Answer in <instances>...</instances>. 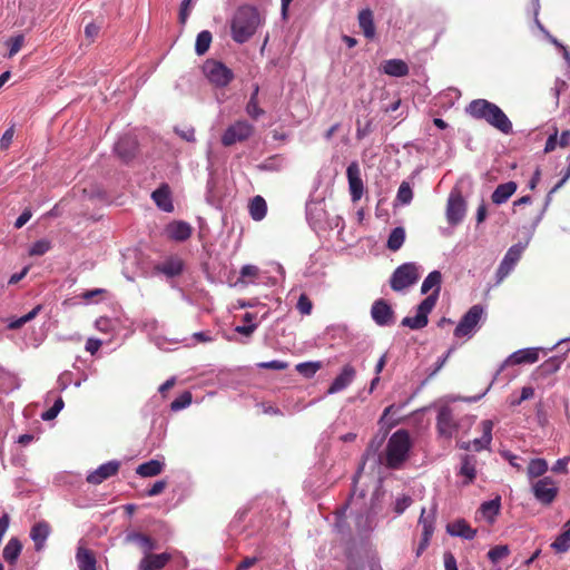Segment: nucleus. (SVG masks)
<instances>
[{
  "label": "nucleus",
  "instance_id": "nucleus-1",
  "mask_svg": "<svg viewBox=\"0 0 570 570\" xmlns=\"http://www.w3.org/2000/svg\"><path fill=\"white\" fill-rule=\"evenodd\" d=\"M465 111L475 119L485 120L489 125L503 134H510L512 131V124L507 115L499 106L489 100H472Z\"/></svg>",
  "mask_w": 570,
  "mask_h": 570
},
{
  "label": "nucleus",
  "instance_id": "nucleus-2",
  "mask_svg": "<svg viewBox=\"0 0 570 570\" xmlns=\"http://www.w3.org/2000/svg\"><path fill=\"white\" fill-rule=\"evenodd\" d=\"M263 21V17L254 7H240L232 19V38L237 43L248 41Z\"/></svg>",
  "mask_w": 570,
  "mask_h": 570
},
{
  "label": "nucleus",
  "instance_id": "nucleus-3",
  "mask_svg": "<svg viewBox=\"0 0 570 570\" xmlns=\"http://www.w3.org/2000/svg\"><path fill=\"white\" fill-rule=\"evenodd\" d=\"M410 449L411 440L409 433L404 430L394 432L386 445V466L391 469L400 468L407 459Z\"/></svg>",
  "mask_w": 570,
  "mask_h": 570
},
{
  "label": "nucleus",
  "instance_id": "nucleus-4",
  "mask_svg": "<svg viewBox=\"0 0 570 570\" xmlns=\"http://www.w3.org/2000/svg\"><path fill=\"white\" fill-rule=\"evenodd\" d=\"M422 268L416 263H404L392 274L390 284L393 291L401 292L417 282Z\"/></svg>",
  "mask_w": 570,
  "mask_h": 570
},
{
  "label": "nucleus",
  "instance_id": "nucleus-5",
  "mask_svg": "<svg viewBox=\"0 0 570 570\" xmlns=\"http://www.w3.org/2000/svg\"><path fill=\"white\" fill-rule=\"evenodd\" d=\"M205 77L217 87L227 86L234 78L233 71L223 62L208 59L203 66Z\"/></svg>",
  "mask_w": 570,
  "mask_h": 570
},
{
  "label": "nucleus",
  "instance_id": "nucleus-6",
  "mask_svg": "<svg viewBox=\"0 0 570 570\" xmlns=\"http://www.w3.org/2000/svg\"><path fill=\"white\" fill-rule=\"evenodd\" d=\"M484 315V309L480 305H473L461 318L455 327L456 337H471L478 330L479 323Z\"/></svg>",
  "mask_w": 570,
  "mask_h": 570
},
{
  "label": "nucleus",
  "instance_id": "nucleus-7",
  "mask_svg": "<svg viewBox=\"0 0 570 570\" xmlns=\"http://www.w3.org/2000/svg\"><path fill=\"white\" fill-rule=\"evenodd\" d=\"M436 304V295H429L425 297L421 304L417 306L416 314L413 317H404L402 320V325L410 327L412 330H420L426 326L428 324V315L434 308Z\"/></svg>",
  "mask_w": 570,
  "mask_h": 570
},
{
  "label": "nucleus",
  "instance_id": "nucleus-8",
  "mask_svg": "<svg viewBox=\"0 0 570 570\" xmlns=\"http://www.w3.org/2000/svg\"><path fill=\"white\" fill-rule=\"evenodd\" d=\"M253 131L254 128L249 122L238 120L225 130L222 136V144L224 146H232L236 142L244 141L252 136Z\"/></svg>",
  "mask_w": 570,
  "mask_h": 570
},
{
  "label": "nucleus",
  "instance_id": "nucleus-9",
  "mask_svg": "<svg viewBox=\"0 0 570 570\" xmlns=\"http://www.w3.org/2000/svg\"><path fill=\"white\" fill-rule=\"evenodd\" d=\"M466 205L459 190L451 191L446 205V219L451 225H458L465 216Z\"/></svg>",
  "mask_w": 570,
  "mask_h": 570
},
{
  "label": "nucleus",
  "instance_id": "nucleus-10",
  "mask_svg": "<svg viewBox=\"0 0 570 570\" xmlns=\"http://www.w3.org/2000/svg\"><path fill=\"white\" fill-rule=\"evenodd\" d=\"M524 249L525 245L523 244H515L508 249L497 271L498 282H502L511 273Z\"/></svg>",
  "mask_w": 570,
  "mask_h": 570
},
{
  "label": "nucleus",
  "instance_id": "nucleus-11",
  "mask_svg": "<svg viewBox=\"0 0 570 570\" xmlns=\"http://www.w3.org/2000/svg\"><path fill=\"white\" fill-rule=\"evenodd\" d=\"M346 176L348 180V189L353 202H357L362 198L364 193V184L362 180L361 168L356 161L348 165L346 169Z\"/></svg>",
  "mask_w": 570,
  "mask_h": 570
},
{
  "label": "nucleus",
  "instance_id": "nucleus-12",
  "mask_svg": "<svg viewBox=\"0 0 570 570\" xmlns=\"http://www.w3.org/2000/svg\"><path fill=\"white\" fill-rule=\"evenodd\" d=\"M481 429H482L481 438L474 439L473 441H469V442H460L459 443L460 449L474 450V451H481L483 449H487L492 441L493 422L490 420L482 421Z\"/></svg>",
  "mask_w": 570,
  "mask_h": 570
},
{
  "label": "nucleus",
  "instance_id": "nucleus-13",
  "mask_svg": "<svg viewBox=\"0 0 570 570\" xmlns=\"http://www.w3.org/2000/svg\"><path fill=\"white\" fill-rule=\"evenodd\" d=\"M371 316L379 326H390L394 323V312L384 299H377L373 303Z\"/></svg>",
  "mask_w": 570,
  "mask_h": 570
},
{
  "label": "nucleus",
  "instance_id": "nucleus-14",
  "mask_svg": "<svg viewBox=\"0 0 570 570\" xmlns=\"http://www.w3.org/2000/svg\"><path fill=\"white\" fill-rule=\"evenodd\" d=\"M434 512L426 514V510L422 509L421 515L419 519V524L422 527V539L416 549V556H421V553L429 546L430 539L434 531Z\"/></svg>",
  "mask_w": 570,
  "mask_h": 570
},
{
  "label": "nucleus",
  "instance_id": "nucleus-15",
  "mask_svg": "<svg viewBox=\"0 0 570 570\" xmlns=\"http://www.w3.org/2000/svg\"><path fill=\"white\" fill-rule=\"evenodd\" d=\"M436 425L439 434L445 439H451L455 434L458 425L453 421V415L450 407L442 406L440 409Z\"/></svg>",
  "mask_w": 570,
  "mask_h": 570
},
{
  "label": "nucleus",
  "instance_id": "nucleus-16",
  "mask_svg": "<svg viewBox=\"0 0 570 570\" xmlns=\"http://www.w3.org/2000/svg\"><path fill=\"white\" fill-rule=\"evenodd\" d=\"M534 497L542 503H550L557 495V487L551 478L537 481L533 487Z\"/></svg>",
  "mask_w": 570,
  "mask_h": 570
},
{
  "label": "nucleus",
  "instance_id": "nucleus-17",
  "mask_svg": "<svg viewBox=\"0 0 570 570\" xmlns=\"http://www.w3.org/2000/svg\"><path fill=\"white\" fill-rule=\"evenodd\" d=\"M119 466L120 463L116 460L104 463L87 475V481L91 484H100L105 480L117 474Z\"/></svg>",
  "mask_w": 570,
  "mask_h": 570
},
{
  "label": "nucleus",
  "instance_id": "nucleus-18",
  "mask_svg": "<svg viewBox=\"0 0 570 570\" xmlns=\"http://www.w3.org/2000/svg\"><path fill=\"white\" fill-rule=\"evenodd\" d=\"M355 376V368L350 364L344 365L341 373L328 387L327 394H335L345 390L354 381Z\"/></svg>",
  "mask_w": 570,
  "mask_h": 570
},
{
  "label": "nucleus",
  "instance_id": "nucleus-19",
  "mask_svg": "<svg viewBox=\"0 0 570 570\" xmlns=\"http://www.w3.org/2000/svg\"><path fill=\"white\" fill-rule=\"evenodd\" d=\"M191 226L183 220H175L169 223L165 228V235L167 238L175 242H184L191 235Z\"/></svg>",
  "mask_w": 570,
  "mask_h": 570
},
{
  "label": "nucleus",
  "instance_id": "nucleus-20",
  "mask_svg": "<svg viewBox=\"0 0 570 570\" xmlns=\"http://www.w3.org/2000/svg\"><path fill=\"white\" fill-rule=\"evenodd\" d=\"M170 554L163 552L158 554L148 553L138 563V570H161L170 560Z\"/></svg>",
  "mask_w": 570,
  "mask_h": 570
},
{
  "label": "nucleus",
  "instance_id": "nucleus-21",
  "mask_svg": "<svg viewBox=\"0 0 570 570\" xmlns=\"http://www.w3.org/2000/svg\"><path fill=\"white\" fill-rule=\"evenodd\" d=\"M501 508V498L497 497L493 500L485 501L481 504L476 512V519H483L489 523H493L495 517L499 514Z\"/></svg>",
  "mask_w": 570,
  "mask_h": 570
},
{
  "label": "nucleus",
  "instance_id": "nucleus-22",
  "mask_svg": "<svg viewBox=\"0 0 570 570\" xmlns=\"http://www.w3.org/2000/svg\"><path fill=\"white\" fill-rule=\"evenodd\" d=\"M446 531L452 537H460L471 540L475 537L476 530L472 529L465 520H456L446 525Z\"/></svg>",
  "mask_w": 570,
  "mask_h": 570
},
{
  "label": "nucleus",
  "instance_id": "nucleus-23",
  "mask_svg": "<svg viewBox=\"0 0 570 570\" xmlns=\"http://www.w3.org/2000/svg\"><path fill=\"white\" fill-rule=\"evenodd\" d=\"M517 188L518 185L514 181L501 184L492 193L491 199L495 205H502L517 191Z\"/></svg>",
  "mask_w": 570,
  "mask_h": 570
},
{
  "label": "nucleus",
  "instance_id": "nucleus-24",
  "mask_svg": "<svg viewBox=\"0 0 570 570\" xmlns=\"http://www.w3.org/2000/svg\"><path fill=\"white\" fill-rule=\"evenodd\" d=\"M539 351L538 347L519 350L512 353L507 362L511 364L535 363L539 360Z\"/></svg>",
  "mask_w": 570,
  "mask_h": 570
},
{
  "label": "nucleus",
  "instance_id": "nucleus-25",
  "mask_svg": "<svg viewBox=\"0 0 570 570\" xmlns=\"http://www.w3.org/2000/svg\"><path fill=\"white\" fill-rule=\"evenodd\" d=\"M126 540L128 542L136 543L140 548L144 556L150 553L153 550L157 548L156 541L142 533H129L127 534Z\"/></svg>",
  "mask_w": 570,
  "mask_h": 570
},
{
  "label": "nucleus",
  "instance_id": "nucleus-26",
  "mask_svg": "<svg viewBox=\"0 0 570 570\" xmlns=\"http://www.w3.org/2000/svg\"><path fill=\"white\" fill-rule=\"evenodd\" d=\"M164 461L154 459L137 466L136 473L142 478H151L160 474L164 470Z\"/></svg>",
  "mask_w": 570,
  "mask_h": 570
},
{
  "label": "nucleus",
  "instance_id": "nucleus-27",
  "mask_svg": "<svg viewBox=\"0 0 570 570\" xmlns=\"http://www.w3.org/2000/svg\"><path fill=\"white\" fill-rule=\"evenodd\" d=\"M382 70L392 77H403L409 73L407 65L401 59L385 60L382 65Z\"/></svg>",
  "mask_w": 570,
  "mask_h": 570
},
{
  "label": "nucleus",
  "instance_id": "nucleus-28",
  "mask_svg": "<svg viewBox=\"0 0 570 570\" xmlns=\"http://www.w3.org/2000/svg\"><path fill=\"white\" fill-rule=\"evenodd\" d=\"M442 275L439 271L431 272L422 283L421 293L426 294L431 289H433L431 295H436V299L439 298L440 289H441Z\"/></svg>",
  "mask_w": 570,
  "mask_h": 570
},
{
  "label": "nucleus",
  "instance_id": "nucleus-29",
  "mask_svg": "<svg viewBox=\"0 0 570 570\" xmlns=\"http://www.w3.org/2000/svg\"><path fill=\"white\" fill-rule=\"evenodd\" d=\"M136 147V141L131 137H122L116 142L115 150L124 160H129L134 157Z\"/></svg>",
  "mask_w": 570,
  "mask_h": 570
},
{
  "label": "nucleus",
  "instance_id": "nucleus-30",
  "mask_svg": "<svg viewBox=\"0 0 570 570\" xmlns=\"http://www.w3.org/2000/svg\"><path fill=\"white\" fill-rule=\"evenodd\" d=\"M48 535L49 525L47 523L39 522L32 527L30 537L33 540L37 550L42 549Z\"/></svg>",
  "mask_w": 570,
  "mask_h": 570
},
{
  "label": "nucleus",
  "instance_id": "nucleus-31",
  "mask_svg": "<svg viewBox=\"0 0 570 570\" xmlns=\"http://www.w3.org/2000/svg\"><path fill=\"white\" fill-rule=\"evenodd\" d=\"M154 202L156 205L164 212H171L173 210V203L170 199V194L168 188L161 187L156 189L151 195Z\"/></svg>",
  "mask_w": 570,
  "mask_h": 570
},
{
  "label": "nucleus",
  "instance_id": "nucleus-32",
  "mask_svg": "<svg viewBox=\"0 0 570 570\" xmlns=\"http://www.w3.org/2000/svg\"><path fill=\"white\" fill-rule=\"evenodd\" d=\"M358 23L366 38L371 39L375 35L373 13L371 10H362L358 14Z\"/></svg>",
  "mask_w": 570,
  "mask_h": 570
},
{
  "label": "nucleus",
  "instance_id": "nucleus-33",
  "mask_svg": "<svg viewBox=\"0 0 570 570\" xmlns=\"http://www.w3.org/2000/svg\"><path fill=\"white\" fill-rule=\"evenodd\" d=\"M157 269L168 277H174L181 273L183 263L177 257H171L157 266Z\"/></svg>",
  "mask_w": 570,
  "mask_h": 570
},
{
  "label": "nucleus",
  "instance_id": "nucleus-34",
  "mask_svg": "<svg viewBox=\"0 0 570 570\" xmlns=\"http://www.w3.org/2000/svg\"><path fill=\"white\" fill-rule=\"evenodd\" d=\"M76 559L79 570H96V559L88 549L79 548Z\"/></svg>",
  "mask_w": 570,
  "mask_h": 570
},
{
  "label": "nucleus",
  "instance_id": "nucleus-35",
  "mask_svg": "<svg viewBox=\"0 0 570 570\" xmlns=\"http://www.w3.org/2000/svg\"><path fill=\"white\" fill-rule=\"evenodd\" d=\"M475 459L473 456L465 455L462 459L460 474L465 478L464 483H471L476 476Z\"/></svg>",
  "mask_w": 570,
  "mask_h": 570
},
{
  "label": "nucleus",
  "instance_id": "nucleus-36",
  "mask_svg": "<svg viewBox=\"0 0 570 570\" xmlns=\"http://www.w3.org/2000/svg\"><path fill=\"white\" fill-rule=\"evenodd\" d=\"M21 549L22 546L20 541L16 538H11L3 549V559L9 563H13L18 559Z\"/></svg>",
  "mask_w": 570,
  "mask_h": 570
},
{
  "label": "nucleus",
  "instance_id": "nucleus-37",
  "mask_svg": "<svg viewBox=\"0 0 570 570\" xmlns=\"http://www.w3.org/2000/svg\"><path fill=\"white\" fill-rule=\"evenodd\" d=\"M267 206L263 197L256 196L249 204V214L254 220H262L266 215Z\"/></svg>",
  "mask_w": 570,
  "mask_h": 570
},
{
  "label": "nucleus",
  "instance_id": "nucleus-38",
  "mask_svg": "<svg viewBox=\"0 0 570 570\" xmlns=\"http://www.w3.org/2000/svg\"><path fill=\"white\" fill-rule=\"evenodd\" d=\"M557 552H566L570 549V521L564 525L563 531L551 544Z\"/></svg>",
  "mask_w": 570,
  "mask_h": 570
},
{
  "label": "nucleus",
  "instance_id": "nucleus-39",
  "mask_svg": "<svg viewBox=\"0 0 570 570\" xmlns=\"http://www.w3.org/2000/svg\"><path fill=\"white\" fill-rule=\"evenodd\" d=\"M213 37L208 30H203L197 35L195 42V51L198 56L205 55L212 43Z\"/></svg>",
  "mask_w": 570,
  "mask_h": 570
},
{
  "label": "nucleus",
  "instance_id": "nucleus-40",
  "mask_svg": "<svg viewBox=\"0 0 570 570\" xmlns=\"http://www.w3.org/2000/svg\"><path fill=\"white\" fill-rule=\"evenodd\" d=\"M405 240V230L403 227H395L387 239V247L391 250H397L402 247Z\"/></svg>",
  "mask_w": 570,
  "mask_h": 570
},
{
  "label": "nucleus",
  "instance_id": "nucleus-41",
  "mask_svg": "<svg viewBox=\"0 0 570 570\" xmlns=\"http://www.w3.org/2000/svg\"><path fill=\"white\" fill-rule=\"evenodd\" d=\"M548 470V463L543 459H533L528 465V475L530 478H538L543 475Z\"/></svg>",
  "mask_w": 570,
  "mask_h": 570
},
{
  "label": "nucleus",
  "instance_id": "nucleus-42",
  "mask_svg": "<svg viewBox=\"0 0 570 570\" xmlns=\"http://www.w3.org/2000/svg\"><path fill=\"white\" fill-rule=\"evenodd\" d=\"M322 367L321 362H303L296 365V371L305 376L312 377Z\"/></svg>",
  "mask_w": 570,
  "mask_h": 570
},
{
  "label": "nucleus",
  "instance_id": "nucleus-43",
  "mask_svg": "<svg viewBox=\"0 0 570 570\" xmlns=\"http://www.w3.org/2000/svg\"><path fill=\"white\" fill-rule=\"evenodd\" d=\"M413 198L412 188L409 183L403 181L397 190L396 200L402 205H409Z\"/></svg>",
  "mask_w": 570,
  "mask_h": 570
},
{
  "label": "nucleus",
  "instance_id": "nucleus-44",
  "mask_svg": "<svg viewBox=\"0 0 570 570\" xmlns=\"http://www.w3.org/2000/svg\"><path fill=\"white\" fill-rule=\"evenodd\" d=\"M191 403V393L184 392L176 400H174L170 404V409L174 412L180 411L189 406Z\"/></svg>",
  "mask_w": 570,
  "mask_h": 570
},
{
  "label": "nucleus",
  "instance_id": "nucleus-45",
  "mask_svg": "<svg viewBox=\"0 0 570 570\" xmlns=\"http://www.w3.org/2000/svg\"><path fill=\"white\" fill-rule=\"evenodd\" d=\"M50 247L51 244L48 239H39L30 247L29 254L31 256H41L46 254Z\"/></svg>",
  "mask_w": 570,
  "mask_h": 570
},
{
  "label": "nucleus",
  "instance_id": "nucleus-46",
  "mask_svg": "<svg viewBox=\"0 0 570 570\" xmlns=\"http://www.w3.org/2000/svg\"><path fill=\"white\" fill-rule=\"evenodd\" d=\"M510 553L508 546H497L488 552V557L492 562H498Z\"/></svg>",
  "mask_w": 570,
  "mask_h": 570
},
{
  "label": "nucleus",
  "instance_id": "nucleus-47",
  "mask_svg": "<svg viewBox=\"0 0 570 570\" xmlns=\"http://www.w3.org/2000/svg\"><path fill=\"white\" fill-rule=\"evenodd\" d=\"M63 401L61 397L57 399L53 405L42 413L41 419L45 421L53 420L59 412L63 409Z\"/></svg>",
  "mask_w": 570,
  "mask_h": 570
},
{
  "label": "nucleus",
  "instance_id": "nucleus-48",
  "mask_svg": "<svg viewBox=\"0 0 570 570\" xmlns=\"http://www.w3.org/2000/svg\"><path fill=\"white\" fill-rule=\"evenodd\" d=\"M23 42H24V37L22 35H18L7 41V45L9 47V57L10 58L13 57L14 55H17L21 50Z\"/></svg>",
  "mask_w": 570,
  "mask_h": 570
},
{
  "label": "nucleus",
  "instance_id": "nucleus-49",
  "mask_svg": "<svg viewBox=\"0 0 570 570\" xmlns=\"http://www.w3.org/2000/svg\"><path fill=\"white\" fill-rule=\"evenodd\" d=\"M246 112L253 119H257L264 115V110L258 106V100H255V97L249 98L246 105Z\"/></svg>",
  "mask_w": 570,
  "mask_h": 570
},
{
  "label": "nucleus",
  "instance_id": "nucleus-50",
  "mask_svg": "<svg viewBox=\"0 0 570 570\" xmlns=\"http://www.w3.org/2000/svg\"><path fill=\"white\" fill-rule=\"evenodd\" d=\"M312 307H313V305H312L311 299L307 297V295L302 294L297 302V309L303 315H309L312 312Z\"/></svg>",
  "mask_w": 570,
  "mask_h": 570
},
{
  "label": "nucleus",
  "instance_id": "nucleus-51",
  "mask_svg": "<svg viewBox=\"0 0 570 570\" xmlns=\"http://www.w3.org/2000/svg\"><path fill=\"white\" fill-rule=\"evenodd\" d=\"M193 8V0H183L179 10V21L185 24Z\"/></svg>",
  "mask_w": 570,
  "mask_h": 570
},
{
  "label": "nucleus",
  "instance_id": "nucleus-52",
  "mask_svg": "<svg viewBox=\"0 0 570 570\" xmlns=\"http://www.w3.org/2000/svg\"><path fill=\"white\" fill-rule=\"evenodd\" d=\"M287 366H288V364L286 362L278 361V360H274L271 362H262L258 364V367H261V368L277 370V371L285 370V368H287Z\"/></svg>",
  "mask_w": 570,
  "mask_h": 570
},
{
  "label": "nucleus",
  "instance_id": "nucleus-53",
  "mask_svg": "<svg viewBox=\"0 0 570 570\" xmlns=\"http://www.w3.org/2000/svg\"><path fill=\"white\" fill-rule=\"evenodd\" d=\"M13 136H14V126H11L3 132V135L0 139V149H7L11 145Z\"/></svg>",
  "mask_w": 570,
  "mask_h": 570
},
{
  "label": "nucleus",
  "instance_id": "nucleus-54",
  "mask_svg": "<svg viewBox=\"0 0 570 570\" xmlns=\"http://www.w3.org/2000/svg\"><path fill=\"white\" fill-rule=\"evenodd\" d=\"M412 503V500L410 497H401V498H397L396 499V502H395V512L397 514H401L403 513Z\"/></svg>",
  "mask_w": 570,
  "mask_h": 570
},
{
  "label": "nucleus",
  "instance_id": "nucleus-55",
  "mask_svg": "<svg viewBox=\"0 0 570 570\" xmlns=\"http://www.w3.org/2000/svg\"><path fill=\"white\" fill-rule=\"evenodd\" d=\"M176 132L186 141H195V129L193 127L176 128Z\"/></svg>",
  "mask_w": 570,
  "mask_h": 570
},
{
  "label": "nucleus",
  "instance_id": "nucleus-56",
  "mask_svg": "<svg viewBox=\"0 0 570 570\" xmlns=\"http://www.w3.org/2000/svg\"><path fill=\"white\" fill-rule=\"evenodd\" d=\"M557 145H559L558 141V130L556 129L553 134L549 136L547 139L546 146H544V153H551L556 149Z\"/></svg>",
  "mask_w": 570,
  "mask_h": 570
},
{
  "label": "nucleus",
  "instance_id": "nucleus-57",
  "mask_svg": "<svg viewBox=\"0 0 570 570\" xmlns=\"http://www.w3.org/2000/svg\"><path fill=\"white\" fill-rule=\"evenodd\" d=\"M258 267L255 266V265H244L240 269V276L243 278H246V277H256L258 275Z\"/></svg>",
  "mask_w": 570,
  "mask_h": 570
},
{
  "label": "nucleus",
  "instance_id": "nucleus-58",
  "mask_svg": "<svg viewBox=\"0 0 570 570\" xmlns=\"http://www.w3.org/2000/svg\"><path fill=\"white\" fill-rule=\"evenodd\" d=\"M166 485H167V483L164 480L155 482V484L147 491V495L148 497L158 495L159 493H161L165 490Z\"/></svg>",
  "mask_w": 570,
  "mask_h": 570
},
{
  "label": "nucleus",
  "instance_id": "nucleus-59",
  "mask_svg": "<svg viewBox=\"0 0 570 570\" xmlns=\"http://www.w3.org/2000/svg\"><path fill=\"white\" fill-rule=\"evenodd\" d=\"M31 216H32L31 210L24 209L22 212V214L17 218V220L14 223V227L18 229L23 227L30 220Z\"/></svg>",
  "mask_w": 570,
  "mask_h": 570
},
{
  "label": "nucleus",
  "instance_id": "nucleus-60",
  "mask_svg": "<svg viewBox=\"0 0 570 570\" xmlns=\"http://www.w3.org/2000/svg\"><path fill=\"white\" fill-rule=\"evenodd\" d=\"M351 570H382L380 563L375 560L363 562L360 567L351 568Z\"/></svg>",
  "mask_w": 570,
  "mask_h": 570
},
{
  "label": "nucleus",
  "instance_id": "nucleus-61",
  "mask_svg": "<svg viewBox=\"0 0 570 570\" xmlns=\"http://www.w3.org/2000/svg\"><path fill=\"white\" fill-rule=\"evenodd\" d=\"M444 568L445 570H458L456 560L454 556L450 552L444 554Z\"/></svg>",
  "mask_w": 570,
  "mask_h": 570
},
{
  "label": "nucleus",
  "instance_id": "nucleus-62",
  "mask_svg": "<svg viewBox=\"0 0 570 570\" xmlns=\"http://www.w3.org/2000/svg\"><path fill=\"white\" fill-rule=\"evenodd\" d=\"M101 346V341L97 338H88L86 342V351L95 354Z\"/></svg>",
  "mask_w": 570,
  "mask_h": 570
},
{
  "label": "nucleus",
  "instance_id": "nucleus-63",
  "mask_svg": "<svg viewBox=\"0 0 570 570\" xmlns=\"http://www.w3.org/2000/svg\"><path fill=\"white\" fill-rule=\"evenodd\" d=\"M546 33L549 37V39L551 40V42L562 50L563 57L570 67V50H568L564 46H562L556 38L551 37L548 32H546Z\"/></svg>",
  "mask_w": 570,
  "mask_h": 570
},
{
  "label": "nucleus",
  "instance_id": "nucleus-64",
  "mask_svg": "<svg viewBox=\"0 0 570 570\" xmlns=\"http://www.w3.org/2000/svg\"><path fill=\"white\" fill-rule=\"evenodd\" d=\"M257 562V558L255 557H248L245 558L236 568V570H247L248 568L253 567Z\"/></svg>",
  "mask_w": 570,
  "mask_h": 570
}]
</instances>
